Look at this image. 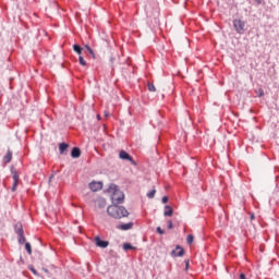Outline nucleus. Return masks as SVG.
<instances>
[{
	"label": "nucleus",
	"instance_id": "obj_29",
	"mask_svg": "<svg viewBox=\"0 0 279 279\" xmlns=\"http://www.w3.org/2000/svg\"><path fill=\"white\" fill-rule=\"evenodd\" d=\"M157 233L165 234V230H162V228H160V227H157Z\"/></svg>",
	"mask_w": 279,
	"mask_h": 279
},
{
	"label": "nucleus",
	"instance_id": "obj_27",
	"mask_svg": "<svg viewBox=\"0 0 279 279\" xmlns=\"http://www.w3.org/2000/svg\"><path fill=\"white\" fill-rule=\"evenodd\" d=\"M17 187H19V183L17 182H13L11 191L14 193V191H16Z\"/></svg>",
	"mask_w": 279,
	"mask_h": 279
},
{
	"label": "nucleus",
	"instance_id": "obj_34",
	"mask_svg": "<svg viewBox=\"0 0 279 279\" xmlns=\"http://www.w3.org/2000/svg\"><path fill=\"white\" fill-rule=\"evenodd\" d=\"M43 271H45V274H49V269L47 268H43Z\"/></svg>",
	"mask_w": 279,
	"mask_h": 279
},
{
	"label": "nucleus",
	"instance_id": "obj_31",
	"mask_svg": "<svg viewBox=\"0 0 279 279\" xmlns=\"http://www.w3.org/2000/svg\"><path fill=\"white\" fill-rule=\"evenodd\" d=\"M255 2L257 3V5H263V0H255Z\"/></svg>",
	"mask_w": 279,
	"mask_h": 279
},
{
	"label": "nucleus",
	"instance_id": "obj_20",
	"mask_svg": "<svg viewBox=\"0 0 279 279\" xmlns=\"http://www.w3.org/2000/svg\"><path fill=\"white\" fill-rule=\"evenodd\" d=\"M28 269H29V271H32V274L34 276H37V278L40 276V274H38V270H36V268H34V266H29Z\"/></svg>",
	"mask_w": 279,
	"mask_h": 279
},
{
	"label": "nucleus",
	"instance_id": "obj_11",
	"mask_svg": "<svg viewBox=\"0 0 279 279\" xmlns=\"http://www.w3.org/2000/svg\"><path fill=\"white\" fill-rule=\"evenodd\" d=\"M163 216L165 217H173V208L169 205H166Z\"/></svg>",
	"mask_w": 279,
	"mask_h": 279
},
{
	"label": "nucleus",
	"instance_id": "obj_30",
	"mask_svg": "<svg viewBox=\"0 0 279 279\" xmlns=\"http://www.w3.org/2000/svg\"><path fill=\"white\" fill-rule=\"evenodd\" d=\"M161 202H162V204H167V202H169V197L168 196H163L161 198Z\"/></svg>",
	"mask_w": 279,
	"mask_h": 279
},
{
	"label": "nucleus",
	"instance_id": "obj_14",
	"mask_svg": "<svg viewBox=\"0 0 279 279\" xmlns=\"http://www.w3.org/2000/svg\"><path fill=\"white\" fill-rule=\"evenodd\" d=\"M96 205L99 207V208H104L106 206V198L104 197H100L96 201Z\"/></svg>",
	"mask_w": 279,
	"mask_h": 279
},
{
	"label": "nucleus",
	"instance_id": "obj_19",
	"mask_svg": "<svg viewBox=\"0 0 279 279\" xmlns=\"http://www.w3.org/2000/svg\"><path fill=\"white\" fill-rule=\"evenodd\" d=\"M123 250L128 251V250H136V246H132L130 243H124L123 244Z\"/></svg>",
	"mask_w": 279,
	"mask_h": 279
},
{
	"label": "nucleus",
	"instance_id": "obj_21",
	"mask_svg": "<svg viewBox=\"0 0 279 279\" xmlns=\"http://www.w3.org/2000/svg\"><path fill=\"white\" fill-rule=\"evenodd\" d=\"M155 196H156V190H151V191L147 194V198H148V199H154Z\"/></svg>",
	"mask_w": 279,
	"mask_h": 279
},
{
	"label": "nucleus",
	"instance_id": "obj_25",
	"mask_svg": "<svg viewBox=\"0 0 279 279\" xmlns=\"http://www.w3.org/2000/svg\"><path fill=\"white\" fill-rule=\"evenodd\" d=\"M13 173V182H17L19 183V173L17 172H12Z\"/></svg>",
	"mask_w": 279,
	"mask_h": 279
},
{
	"label": "nucleus",
	"instance_id": "obj_32",
	"mask_svg": "<svg viewBox=\"0 0 279 279\" xmlns=\"http://www.w3.org/2000/svg\"><path fill=\"white\" fill-rule=\"evenodd\" d=\"M240 279H247V278L245 277V274H240Z\"/></svg>",
	"mask_w": 279,
	"mask_h": 279
},
{
	"label": "nucleus",
	"instance_id": "obj_6",
	"mask_svg": "<svg viewBox=\"0 0 279 279\" xmlns=\"http://www.w3.org/2000/svg\"><path fill=\"white\" fill-rule=\"evenodd\" d=\"M170 256H172V257H182V256H184V248H182V246H180V245H177L175 246V250H172L171 251V253H170Z\"/></svg>",
	"mask_w": 279,
	"mask_h": 279
},
{
	"label": "nucleus",
	"instance_id": "obj_17",
	"mask_svg": "<svg viewBox=\"0 0 279 279\" xmlns=\"http://www.w3.org/2000/svg\"><path fill=\"white\" fill-rule=\"evenodd\" d=\"M85 49L88 51V53L92 54V58L95 60V51L93 50V48H90V46L86 45Z\"/></svg>",
	"mask_w": 279,
	"mask_h": 279
},
{
	"label": "nucleus",
	"instance_id": "obj_10",
	"mask_svg": "<svg viewBox=\"0 0 279 279\" xmlns=\"http://www.w3.org/2000/svg\"><path fill=\"white\" fill-rule=\"evenodd\" d=\"M82 156V149L80 147H73L71 150V158H80Z\"/></svg>",
	"mask_w": 279,
	"mask_h": 279
},
{
	"label": "nucleus",
	"instance_id": "obj_24",
	"mask_svg": "<svg viewBox=\"0 0 279 279\" xmlns=\"http://www.w3.org/2000/svg\"><path fill=\"white\" fill-rule=\"evenodd\" d=\"M193 241H194L193 234L187 235V239H186L187 245H191L193 243Z\"/></svg>",
	"mask_w": 279,
	"mask_h": 279
},
{
	"label": "nucleus",
	"instance_id": "obj_28",
	"mask_svg": "<svg viewBox=\"0 0 279 279\" xmlns=\"http://www.w3.org/2000/svg\"><path fill=\"white\" fill-rule=\"evenodd\" d=\"M168 230H173V221L168 220Z\"/></svg>",
	"mask_w": 279,
	"mask_h": 279
},
{
	"label": "nucleus",
	"instance_id": "obj_13",
	"mask_svg": "<svg viewBox=\"0 0 279 279\" xmlns=\"http://www.w3.org/2000/svg\"><path fill=\"white\" fill-rule=\"evenodd\" d=\"M66 149H69V144H66V143H61V144H59V153L62 155V154H64V151L66 150Z\"/></svg>",
	"mask_w": 279,
	"mask_h": 279
},
{
	"label": "nucleus",
	"instance_id": "obj_36",
	"mask_svg": "<svg viewBox=\"0 0 279 279\" xmlns=\"http://www.w3.org/2000/svg\"><path fill=\"white\" fill-rule=\"evenodd\" d=\"M97 119H101V117H100V116H97Z\"/></svg>",
	"mask_w": 279,
	"mask_h": 279
},
{
	"label": "nucleus",
	"instance_id": "obj_12",
	"mask_svg": "<svg viewBox=\"0 0 279 279\" xmlns=\"http://www.w3.org/2000/svg\"><path fill=\"white\" fill-rule=\"evenodd\" d=\"M3 162H12V150L8 149L5 156L3 157Z\"/></svg>",
	"mask_w": 279,
	"mask_h": 279
},
{
	"label": "nucleus",
	"instance_id": "obj_23",
	"mask_svg": "<svg viewBox=\"0 0 279 279\" xmlns=\"http://www.w3.org/2000/svg\"><path fill=\"white\" fill-rule=\"evenodd\" d=\"M78 62H80L81 66H86V60H84V57L80 56Z\"/></svg>",
	"mask_w": 279,
	"mask_h": 279
},
{
	"label": "nucleus",
	"instance_id": "obj_7",
	"mask_svg": "<svg viewBox=\"0 0 279 279\" xmlns=\"http://www.w3.org/2000/svg\"><path fill=\"white\" fill-rule=\"evenodd\" d=\"M95 243H96L97 247H102L104 250H106V247H108V245H110V242H108L106 240H101V238H99V236L95 238Z\"/></svg>",
	"mask_w": 279,
	"mask_h": 279
},
{
	"label": "nucleus",
	"instance_id": "obj_9",
	"mask_svg": "<svg viewBox=\"0 0 279 279\" xmlns=\"http://www.w3.org/2000/svg\"><path fill=\"white\" fill-rule=\"evenodd\" d=\"M14 232H15V234H17V236H20L21 234H24L25 231L23 230V223H21V222L15 223Z\"/></svg>",
	"mask_w": 279,
	"mask_h": 279
},
{
	"label": "nucleus",
	"instance_id": "obj_15",
	"mask_svg": "<svg viewBox=\"0 0 279 279\" xmlns=\"http://www.w3.org/2000/svg\"><path fill=\"white\" fill-rule=\"evenodd\" d=\"M73 50L75 51V53H77L78 56H82V51H84V49L82 48V46L75 44L73 45Z\"/></svg>",
	"mask_w": 279,
	"mask_h": 279
},
{
	"label": "nucleus",
	"instance_id": "obj_26",
	"mask_svg": "<svg viewBox=\"0 0 279 279\" xmlns=\"http://www.w3.org/2000/svg\"><path fill=\"white\" fill-rule=\"evenodd\" d=\"M257 97H265V90H263V88L258 89Z\"/></svg>",
	"mask_w": 279,
	"mask_h": 279
},
{
	"label": "nucleus",
	"instance_id": "obj_1",
	"mask_svg": "<svg viewBox=\"0 0 279 279\" xmlns=\"http://www.w3.org/2000/svg\"><path fill=\"white\" fill-rule=\"evenodd\" d=\"M107 193H111V201L113 205L123 204L125 201V194L117 187V184H110L109 187L107 189Z\"/></svg>",
	"mask_w": 279,
	"mask_h": 279
},
{
	"label": "nucleus",
	"instance_id": "obj_33",
	"mask_svg": "<svg viewBox=\"0 0 279 279\" xmlns=\"http://www.w3.org/2000/svg\"><path fill=\"white\" fill-rule=\"evenodd\" d=\"M185 269H189V260L185 262Z\"/></svg>",
	"mask_w": 279,
	"mask_h": 279
},
{
	"label": "nucleus",
	"instance_id": "obj_8",
	"mask_svg": "<svg viewBox=\"0 0 279 279\" xmlns=\"http://www.w3.org/2000/svg\"><path fill=\"white\" fill-rule=\"evenodd\" d=\"M132 228H134V222H128V223H122L117 226V230H123V231L132 230Z\"/></svg>",
	"mask_w": 279,
	"mask_h": 279
},
{
	"label": "nucleus",
	"instance_id": "obj_16",
	"mask_svg": "<svg viewBox=\"0 0 279 279\" xmlns=\"http://www.w3.org/2000/svg\"><path fill=\"white\" fill-rule=\"evenodd\" d=\"M17 241H19L20 245H25V241H26L25 233L17 235Z\"/></svg>",
	"mask_w": 279,
	"mask_h": 279
},
{
	"label": "nucleus",
	"instance_id": "obj_22",
	"mask_svg": "<svg viewBox=\"0 0 279 279\" xmlns=\"http://www.w3.org/2000/svg\"><path fill=\"white\" fill-rule=\"evenodd\" d=\"M148 90L150 93H156V86L153 83H148Z\"/></svg>",
	"mask_w": 279,
	"mask_h": 279
},
{
	"label": "nucleus",
	"instance_id": "obj_5",
	"mask_svg": "<svg viewBox=\"0 0 279 279\" xmlns=\"http://www.w3.org/2000/svg\"><path fill=\"white\" fill-rule=\"evenodd\" d=\"M88 187L90 189V191H93V193H97V191H101V189H104V182H101V181H92L88 184Z\"/></svg>",
	"mask_w": 279,
	"mask_h": 279
},
{
	"label": "nucleus",
	"instance_id": "obj_4",
	"mask_svg": "<svg viewBox=\"0 0 279 279\" xmlns=\"http://www.w3.org/2000/svg\"><path fill=\"white\" fill-rule=\"evenodd\" d=\"M119 158L121 160H128L129 162H131V165H133V167H136V161L134 160V158H132L130 154H128V151L121 150L119 153Z\"/></svg>",
	"mask_w": 279,
	"mask_h": 279
},
{
	"label": "nucleus",
	"instance_id": "obj_35",
	"mask_svg": "<svg viewBox=\"0 0 279 279\" xmlns=\"http://www.w3.org/2000/svg\"><path fill=\"white\" fill-rule=\"evenodd\" d=\"M251 219H254V214L251 215Z\"/></svg>",
	"mask_w": 279,
	"mask_h": 279
},
{
	"label": "nucleus",
	"instance_id": "obj_18",
	"mask_svg": "<svg viewBox=\"0 0 279 279\" xmlns=\"http://www.w3.org/2000/svg\"><path fill=\"white\" fill-rule=\"evenodd\" d=\"M25 250L27 254L32 255V244L29 242L25 243Z\"/></svg>",
	"mask_w": 279,
	"mask_h": 279
},
{
	"label": "nucleus",
	"instance_id": "obj_2",
	"mask_svg": "<svg viewBox=\"0 0 279 279\" xmlns=\"http://www.w3.org/2000/svg\"><path fill=\"white\" fill-rule=\"evenodd\" d=\"M107 214L113 219H123V217H128V215H130L124 206H119L114 204L107 208Z\"/></svg>",
	"mask_w": 279,
	"mask_h": 279
},
{
	"label": "nucleus",
	"instance_id": "obj_3",
	"mask_svg": "<svg viewBox=\"0 0 279 279\" xmlns=\"http://www.w3.org/2000/svg\"><path fill=\"white\" fill-rule=\"evenodd\" d=\"M233 27H234L236 34H240V36H243V34H245V21L233 20Z\"/></svg>",
	"mask_w": 279,
	"mask_h": 279
}]
</instances>
